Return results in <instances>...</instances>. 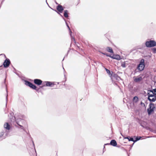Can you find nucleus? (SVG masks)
Here are the masks:
<instances>
[{
    "mask_svg": "<svg viewBox=\"0 0 156 156\" xmlns=\"http://www.w3.org/2000/svg\"><path fill=\"white\" fill-rule=\"evenodd\" d=\"M15 117H16V124H15V126L16 127L23 129L24 131L27 133L29 135V136L32 139V142L33 143V146L34 147V149L35 153H36L34 143L32 140L31 137H30V135L29 133H28L26 130L24 128V127L22 126L23 124L25 123V121L23 119L24 117V116L23 115L20 114V113H17L15 115Z\"/></svg>",
    "mask_w": 156,
    "mask_h": 156,
    "instance_id": "nucleus-1",
    "label": "nucleus"
},
{
    "mask_svg": "<svg viewBox=\"0 0 156 156\" xmlns=\"http://www.w3.org/2000/svg\"><path fill=\"white\" fill-rule=\"evenodd\" d=\"M24 82L25 84L26 85L30 87L33 90H35L37 91L39 90L40 88H42L46 86L52 87H53L55 85V84L53 82L45 81L43 82L42 83L43 85V86H40V88H37L36 85L27 80H24Z\"/></svg>",
    "mask_w": 156,
    "mask_h": 156,
    "instance_id": "nucleus-2",
    "label": "nucleus"
},
{
    "mask_svg": "<svg viewBox=\"0 0 156 156\" xmlns=\"http://www.w3.org/2000/svg\"><path fill=\"white\" fill-rule=\"evenodd\" d=\"M64 10V9L62 6L60 4H58V5L56 6V10H54L56 12L62 17V19L65 21L67 27L68 28V24L67 23V21L64 18V17H63V16L60 14L63 12Z\"/></svg>",
    "mask_w": 156,
    "mask_h": 156,
    "instance_id": "nucleus-3",
    "label": "nucleus"
},
{
    "mask_svg": "<svg viewBox=\"0 0 156 156\" xmlns=\"http://www.w3.org/2000/svg\"><path fill=\"white\" fill-rule=\"evenodd\" d=\"M145 45L147 47H154L156 46V42L154 40H150L146 42Z\"/></svg>",
    "mask_w": 156,
    "mask_h": 156,
    "instance_id": "nucleus-4",
    "label": "nucleus"
},
{
    "mask_svg": "<svg viewBox=\"0 0 156 156\" xmlns=\"http://www.w3.org/2000/svg\"><path fill=\"white\" fill-rule=\"evenodd\" d=\"M155 109L154 104H150L149 105V108L147 109L148 114L150 115L152 114Z\"/></svg>",
    "mask_w": 156,
    "mask_h": 156,
    "instance_id": "nucleus-5",
    "label": "nucleus"
},
{
    "mask_svg": "<svg viewBox=\"0 0 156 156\" xmlns=\"http://www.w3.org/2000/svg\"><path fill=\"white\" fill-rule=\"evenodd\" d=\"M144 59H142L140 61V63L137 66V69L140 71H142L144 70Z\"/></svg>",
    "mask_w": 156,
    "mask_h": 156,
    "instance_id": "nucleus-6",
    "label": "nucleus"
},
{
    "mask_svg": "<svg viewBox=\"0 0 156 156\" xmlns=\"http://www.w3.org/2000/svg\"><path fill=\"white\" fill-rule=\"evenodd\" d=\"M9 134L8 132L6 130H3L0 132V138L2 140L5 139Z\"/></svg>",
    "mask_w": 156,
    "mask_h": 156,
    "instance_id": "nucleus-7",
    "label": "nucleus"
},
{
    "mask_svg": "<svg viewBox=\"0 0 156 156\" xmlns=\"http://www.w3.org/2000/svg\"><path fill=\"white\" fill-rule=\"evenodd\" d=\"M148 97L156 95V89L153 90H148L147 91Z\"/></svg>",
    "mask_w": 156,
    "mask_h": 156,
    "instance_id": "nucleus-8",
    "label": "nucleus"
},
{
    "mask_svg": "<svg viewBox=\"0 0 156 156\" xmlns=\"http://www.w3.org/2000/svg\"><path fill=\"white\" fill-rule=\"evenodd\" d=\"M10 63V60L9 58H6L3 62L2 65L4 68H6L9 66Z\"/></svg>",
    "mask_w": 156,
    "mask_h": 156,
    "instance_id": "nucleus-9",
    "label": "nucleus"
},
{
    "mask_svg": "<svg viewBox=\"0 0 156 156\" xmlns=\"http://www.w3.org/2000/svg\"><path fill=\"white\" fill-rule=\"evenodd\" d=\"M8 116L11 122H15L16 123V117L15 116H14V114L13 112H12L10 113V114L8 115Z\"/></svg>",
    "mask_w": 156,
    "mask_h": 156,
    "instance_id": "nucleus-10",
    "label": "nucleus"
},
{
    "mask_svg": "<svg viewBox=\"0 0 156 156\" xmlns=\"http://www.w3.org/2000/svg\"><path fill=\"white\" fill-rule=\"evenodd\" d=\"M34 82L35 84L39 86L42 84L43 81L40 79H36L34 80Z\"/></svg>",
    "mask_w": 156,
    "mask_h": 156,
    "instance_id": "nucleus-11",
    "label": "nucleus"
},
{
    "mask_svg": "<svg viewBox=\"0 0 156 156\" xmlns=\"http://www.w3.org/2000/svg\"><path fill=\"white\" fill-rule=\"evenodd\" d=\"M133 78L134 79V82L136 83L139 82L142 80V78L141 76H137V77L134 76Z\"/></svg>",
    "mask_w": 156,
    "mask_h": 156,
    "instance_id": "nucleus-12",
    "label": "nucleus"
},
{
    "mask_svg": "<svg viewBox=\"0 0 156 156\" xmlns=\"http://www.w3.org/2000/svg\"><path fill=\"white\" fill-rule=\"evenodd\" d=\"M109 57L114 59H116L118 60H119L121 59V57L119 55H113L112 56L111 55H107Z\"/></svg>",
    "mask_w": 156,
    "mask_h": 156,
    "instance_id": "nucleus-13",
    "label": "nucleus"
},
{
    "mask_svg": "<svg viewBox=\"0 0 156 156\" xmlns=\"http://www.w3.org/2000/svg\"><path fill=\"white\" fill-rule=\"evenodd\" d=\"M148 99L151 101L154 102L156 100V95L148 97Z\"/></svg>",
    "mask_w": 156,
    "mask_h": 156,
    "instance_id": "nucleus-14",
    "label": "nucleus"
},
{
    "mask_svg": "<svg viewBox=\"0 0 156 156\" xmlns=\"http://www.w3.org/2000/svg\"><path fill=\"white\" fill-rule=\"evenodd\" d=\"M107 144L111 145L115 147L117 146V143L116 141L114 140H111L110 144Z\"/></svg>",
    "mask_w": 156,
    "mask_h": 156,
    "instance_id": "nucleus-15",
    "label": "nucleus"
},
{
    "mask_svg": "<svg viewBox=\"0 0 156 156\" xmlns=\"http://www.w3.org/2000/svg\"><path fill=\"white\" fill-rule=\"evenodd\" d=\"M4 128L7 130H9L11 128L10 125L8 122H6L4 125Z\"/></svg>",
    "mask_w": 156,
    "mask_h": 156,
    "instance_id": "nucleus-16",
    "label": "nucleus"
},
{
    "mask_svg": "<svg viewBox=\"0 0 156 156\" xmlns=\"http://www.w3.org/2000/svg\"><path fill=\"white\" fill-rule=\"evenodd\" d=\"M140 137L139 138H138L137 137L136 138V140L134 141L133 138L132 137H127L126 138L128 139L129 141H133L134 142H135L137 140H139L140 139Z\"/></svg>",
    "mask_w": 156,
    "mask_h": 156,
    "instance_id": "nucleus-17",
    "label": "nucleus"
},
{
    "mask_svg": "<svg viewBox=\"0 0 156 156\" xmlns=\"http://www.w3.org/2000/svg\"><path fill=\"white\" fill-rule=\"evenodd\" d=\"M63 17L66 18L68 17V11L67 10H66L64 11Z\"/></svg>",
    "mask_w": 156,
    "mask_h": 156,
    "instance_id": "nucleus-18",
    "label": "nucleus"
},
{
    "mask_svg": "<svg viewBox=\"0 0 156 156\" xmlns=\"http://www.w3.org/2000/svg\"><path fill=\"white\" fill-rule=\"evenodd\" d=\"M70 36L71 37V41L72 43H74L75 44H76V41L75 38L73 36L72 34V32L70 31Z\"/></svg>",
    "mask_w": 156,
    "mask_h": 156,
    "instance_id": "nucleus-19",
    "label": "nucleus"
},
{
    "mask_svg": "<svg viewBox=\"0 0 156 156\" xmlns=\"http://www.w3.org/2000/svg\"><path fill=\"white\" fill-rule=\"evenodd\" d=\"M106 50L107 51L111 53H113V52L112 48L110 47H107L106 48Z\"/></svg>",
    "mask_w": 156,
    "mask_h": 156,
    "instance_id": "nucleus-20",
    "label": "nucleus"
},
{
    "mask_svg": "<svg viewBox=\"0 0 156 156\" xmlns=\"http://www.w3.org/2000/svg\"><path fill=\"white\" fill-rule=\"evenodd\" d=\"M105 69L107 73L109 74L110 77L112 76V73H111L110 71L106 68H105Z\"/></svg>",
    "mask_w": 156,
    "mask_h": 156,
    "instance_id": "nucleus-21",
    "label": "nucleus"
},
{
    "mask_svg": "<svg viewBox=\"0 0 156 156\" xmlns=\"http://www.w3.org/2000/svg\"><path fill=\"white\" fill-rule=\"evenodd\" d=\"M133 101H135V102H136L138 101V98L137 97L135 96L133 97Z\"/></svg>",
    "mask_w": 156,
    "mask_h": 156,
    "instance_id": "nucleus-22",
    "label": "nucleus"
},
{
    "mask_svg": "<svg viewBox=\"0 0 156 156\" xmlns=\"http://www.w3.org/2000/svg\"><path fill=\"white\" fill-rule=\"evenodd\" d=\"M152 50L153 53H156V48H152Z\"/></svg>",
    "mask_w": 156,
    "mask_h": 156,
    "instance_id": "nucleus-23",
    "label": "nucleus"
},
{
    "mask_svg": "<svg viewBox=\"0 0 156 156\" xmlns=\"http://www.w3.org/2000/svg\"><path fill=\"white\" fill-rule=\"evenodd\" d=\"M121 66L123 67H126V65L125 62H123L121 64Z\"/></svg>",
    "mask_w": 156,
    "mask_h": 156,
    "instance_id": "nucleus-24",
    "label": "nucleus"
},
{
    "mask_svg": "<svg viewBox=\"0 0 156 156\" xmlns=\"http://www.w3.org/2000/svg\"><path fill=\"white\" fill-rule=\"evenodd\" d=\"M6 106L7 105V101H8V94L7 95V96H6Z\"/></svg>",
    "mask_w": 156,
    "mask_h": 156,
    "instance_id": "nucleus-25",
    "label": "nucleus"
},
{
    "mask_svg": "<svg viewBox=\"0 0 156 156\" xmlns=\"http://www.w3.org/2000/svg\"><path fill=\"white\" fill-rule=\"evenodd\" d=\"M68 54V51H67V54ZM67 55L66 56H65L64 57V58H63V60H62V61H63V60H64V58H66V57H67Z\"/></svg>",
    "mask_w": 156,
    "mask_h": 156,
    "instance_id": "nucleus-26",
    "label": "nucleus"
},
{
    "mask_svg": "<svg viewBox=\"0 0 156 156\" xmlns=\"http://www.w3.org/2000/svg\"><path fill=\"white\" fill-rule=\"evenodd\" d=\"M46 4H47V5L48 6H49V7H50L49 6V5H48V2H47V0H46Z\"/></svg>",
    "mask_w": 156,
    "mask_h": 156,
    "instance_id": "nucleus-27",
    "label": "nucleus"
},
{
    "mask_svg": "<svg viewBox=\"0 0 156 156\" xmlns=\"http://www.w3.org/2000/svg\"><path fill=\"white\" fill-rule=\"evenodd\" d=\"M5 82H6V78H5L4 79V83L5 84Z\"/></svg>",
    "mask_w": 156,
    "mask_h": 156,
    "instance_id": "nucleus-28",
    "label": "nucleus"
},
{
    "mask_svg": "<svg viewBox=\"0 0 156 156\" xmlns=\"http://www.w3.org/2000/svg\"><path fill=\"white\" fill-rule=\"evenodd\" d=\"M104 55H107V56H108L107 55H108L107 54H106V53H105V54H104Z\"/></svg>",
    "mask_w": 156,
    "mask_h": 156,
    "instance_id": "nucleus-29",
    "label": "nucleus"
},
{
    "mask_svg": "<svg viewBox=\"0 0 156 156\" xmlns=\"http://www.w3.org/2000/svg\"><path fill=\"white\" fill-rule=\"evenodd\" d=\"M55 3L57 4V5H58L59 4H58V3H57L56 1H55Z\"/></svg>",
    "mask_w": 156,
    "mask_h": 156,
    "instance_id": "nucleus-30",
    "label": "nucleus"
},
{
    "mask_svg": "<svg viewBox=\"0 0 156 156\" xmlns=\"http://www.w3.org/2000/svg\"><path fill=\"white\" fill-rule=\"evenodd\" d=\"M2 67V65H1V66H0V68L1 67Z\"/></svg>",
    "mask_w": 156,
    "mask_h": 156,
    "instance_id": "nucleus-31",
    "label": "nucleus"
},
{
    "mask_svg": "<svg viewBox=\"0 0 156 156\" xmlns=\"http://www.w3.org/2000/svg\"><path fill=\"white\" fill-rule=\"evenodd\" d=\"M4 1V0H3V1H2V2H1V4L3 2V1Z\"/></svg>",
    "mask_w": 156,
    "mask_h": 156,
    "instance_id": "nucleus-32",
    "label": "nucleus"
},
{
    "mask_svg": "<svg viewBox=\"0 0 156 156\" xmlns=\"http://www.w3.org/2000/svg\"><path fill=\"white\" fill-rule=\"evenodd\" d=\"M69 30L70 31V29L69 27Z\"/></svg>",
    "mask_w": 156,
    "mask_h": 156,
    "instance_id": "nucleus-33",
    "label": "nucleus"
},
{
    "mask_svg": "<svg viewBox=\"0 0 156 156\" xmlns=\"http://www.w3.org/2000/svg\"><path fill=\"white\" fill-rule=\"evenodd\" d=\"M5 55V58H6V57L5 55Z\"/></svg>",
    "mask_w": 156,
    "mask_h": 156,
    "instance_id": "nucleus-34",
    "label": "nucleus"
},
{
    "mask_svg": "<svg viewBox=\"0 0 156 156\" xmlns=\"http://www.w3.org/2000/svg\"><path fill=\"white\" fill-rule=\"evenodd\" d=\"M6 91H7V89H6Z\"/></svg>",
    "mask_w": 156,
    "mask_h": 156,
    "instance_id": "nucleus-35",
    "label": "nucleus"
}]
</instances>
